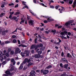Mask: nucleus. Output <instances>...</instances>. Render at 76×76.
<instances>
[{
	"label": "nucleus",
	"instance_id": "1",
	"mask_svg": "<svg viewBox=\"0 0 76 76\" xmlns=\"http://www.w3.org/2000/svg\"><path fill=\"white\" fill-rule=\"evenodd\" d=\"M25 54H26V57H29V52L27 50H25L24 53L21 52L20 53V55L22 57H25Z\"/></svg>",
	"mask_w": 76,
	"mask_h": 76
},
{
	"label": "nucleus",
	"instance_id": "2",
	"mask_svg": "<svg viewBox=\"0 0 76 76\" xmlns=\"http://www.w3.org/2000/svg\"><path fill=\"white\" fill-rule=\"evenodd\" d=\"M74 22V20H70L69 21L66 23L65 25L66 26H68L70 25L71 23H73Z\"/></svg>",
	"mask_w": 76,
	"mask_h": 76
},
{
	"label": "nucleus",
	"instance_id": "3",
	"mask_svg": "<svg viewBox=\"0 0 76 76\" xmlns=\"http://www.w3.org/2000/svg\"><path fill=\"white\" fill-rule=\"evenodd\" d=\"M43 17L45 18H46V19H48V20L49 22H51V21H52H52L54 20H53L51 19H50V18L48 17V16H43Z\"/></svg>",
	"mask_w": 76,
	"mask_h": 76
},
{
	"label": "nucleus",
	"instance_id": "4",
	"mask_svg": "<svg viewBox=\"0 0 76 76\" xmlns=\"http://www.w3.org/2000/svg\"><path fill=\"white\" fill-rule=\"evenodd\" d=\"M35 72L34 70L31 71L30 72V75L32 76H36Z\"/></svg>",
	"mask_w": 76,
	"mask_h": 76
},
{
	"label": "nucleus",
	"instance_id": "5",
	"mask_svg": "<svg viewBox=\"0 0 76 76\" xmlns=\"http://www.w3.org/2000/svg\"><path fill=\"white\" fill-rule=\"evenodd\" d=\"M15 51L16 53H20L21 52V50L19 48H17L15 49Z\"/></svg>",
	"mask_w": 76,
	"mask_h": 76
},
{
	"label": "nucleus",
	"instance_id": "6",
	"mask_svg": "<svg viewBox=\"0 0 76 76\" xmlns=\"http://www.w3.org/2000/svg\"><path fill=\"white\" fill-rule=\"evenodd\" d=\"M34 21L33 20H31L29 21L28 23L29 25L31 24V25H34Z\"/></svg>",
	"mask_w": 76,
	"mask_h": 76
},
{
	"label": "nucleus",
	"instance_id": "7",
	"mask_svg": "<svg viewBox=\"0 0 76 76\" xmlns=\"http://www.w3.org/2000/svg\"><path fill=\"white\" fill-rule=\"evenodd\" d=\"M62 61L64 63H68V61H67V60L65 58H63L61 59Z\"/></svg>",
	"mask_w": 76,
	"mask_h": 76
},
{
	"label": "nucleus",
	"instance_id": "8",
	"mask_svg": "<svg viewBox=\"0 0 76 76\" xmlns=\"http://www.w3.org/2000/svg\"><path fill=\"white\" fill-rule=\"evenodd\" d=\"M5 73L7 75H12V73H10V71L7 70L5 72Z\"/></svg>",
	"mask_w": 76,
	"mask_h": 76
},
{
	"label": "nucleus",
	"instance_id": "9",
	"mask_svg": "<svg viewBox=\"0 0 76 76\" xmlns=\"http://www.w3.org/2000/svg\"><path fill=\"white\" fill-rule=\"evenodd\" d=\"M16 19H17V17L14 16L12 17L11 20L14 19V20H15L16 22H18V19L16 20Z\"/></svg>",
	"mask_w": 76,
	"mask_h": 76
},
{
	"label": "nucleus",
	"instance_id": "10",
	"mask_svg": "<svg viewBox=\"0 0 76 76\" xmlns=\"http://www.w3.org/2000/svg\"><path fill=\"white\" fill-rule=\"evenodd\" d=\"M48 73V70H45L43 71V75H47V73Z\"/></svg>",
	"mask_w": 76,
	"mask_h": 76
},
{
	"label": "nucleus",
	"instance_id": "11",
	"mask_svg": "<svg viewBox=\"0 0 76 76\" xmlns=\"http://www.w3.org/2000/svg\"><path fill=\"white\" fill-rule=\"evenodd\" d=\"M68 32L67 31H64V32H61V35H64V34H67Z\"/></svg>",
	"mask_w": 76,
	"mask_h": 76
},
{
	"label": "nucleus",
	"instance_id": "12",
	"mask_svg": "<svg viewBox=\"0 0 76 76\" xmlns=\"http://www.w3.org/2000/svg\"><path fill=\"white\" fill-rule=\"evenodd\" d=\"M41 57V56L38 54H35V58H40Z\"/></svg>",
	"mask_w": 76,
	"mask_h": 76
},
{
	"label": "nucleus",
	"instance_id": "13",
	"mask_svg": "<svg viewBox=\"0 0 76 76\" xmlns=\"http://www.w3.org/2000/svg\"><path fill=\"white\" fill-rule=\"evenodd\" d=\"M33 64H34V63H33L32 62L30 63L27 64V67H29V66H32Z\"/></svg>",
	"mask_w": 76,
	"mask_h": 76
},
{
	"label": "nucleus",
	"instance_id": "14",
	"mask_svg": "<svg viewBox=\"0 0 76 76\" xmlns=\"http://www.w3.org/2000/svg\"><path fill=\"white\" fill-rule=\"evenodd\" d=\"M66 57H69V58H72V55L69 53H67Z\"/></svg>",
	"mask_w": 76,
	"mask_h": 76
},
{
	"label": "nucleus",
	"instance_id": "15",
	"mask_svg": "<svg viewBox=\"0 0 76 76\" xmlns=\"http://www.w3.org/2000/svg\"><path fill=\"white\" fill-rule=\"evenodd\" d=\"M37 45V47L38 48H40L43 47V45L42 43H40L39 45Z\"/></svg>",
	"mask_w": 76,
	"mask_h": 76
},
{
	"label": "nucleus",
	"instance_id": "16",
	"mask_svg": "<svg viewBox=\"0 0 76 76\" xmlns=\"http://www.w3.org/2000/svg\"><path fill=\"white\" fill-rule=\"evenodd\" d=\"M35 48V45H31V47L30 49L31 50H32V49H34Z\"/></svg>",
	"mask_w": 76,
	"mask_h": 76
},
{
	"label": "nucleus",
	"instance_id": "17",
	"mask_svg": "<svg viewBox=\"0 0 76 76\" xmlns=\"http://www.w3.org/2000/svg\"><path fill=\"white\" fill-rule=\"evenodd\" d=\"M5 15V13H4V12H2L1 13L0 15V18H2L3 16Z\"/></svg>",
	"mask_w": 76,
	"mask_h": 76
},
{
	"label": "nucleus",
	"instance_id": "18",
	"mask_svg": "<svg viewBox=\"0 0 76 76\" xmlns=\"http://www.w3.org/2000/svg\"><path fill=\"white\" fill-rule=\"evenodd\" d=\"M60 37H61V38L62 39H67V37H65L63 35L62 36H60Z\"/></svg>",
	"mask_w": 76,
	"mask_h": 76
},
{
	"label": "nucleus",
	"instance_id": "19",
	"mask_svg": "<svg viewBox=\"0 0 76 76\" xmlns=\"http://www.w3.org/2000/svg\"><path fill=\"white\" fill-rule=\"evenodd\" d=\"M22 64H20V66L19 68V70H22V69L23 68V66H22Z\"/></svg>",
	"mask_w": 76,
	"mask_h": 76
},
{
	"label": "nucleus",
	"instance_id": "20",
	"mask_svg": "<svg viewBox=\"0 0 76 76\" xmlns=\"http://www.w3.org/2000/svg\"><path fill=\"white\" fill-rule=\"evenodd\" d=\"M67 67H68V64H66L64 65V68L65 69H67Z\"/></svg>",
	"mask_w": 76,
	"mask_h": 76
},
{
	"label": "nucleus",
	"instance_id": "21",
	"mask_svg": "<svg viewBox=\"0 0 76 76\" xmlns=\"http://www.w3.org/2000/svg\"><path fill=\"white\" fill-rule=\"evenodd\" d=\"M51 32L54 33L53 34H55L56 33V30L55 29L51 31Z\"/></svg>",
	"mask_w": 76,
	"mask_h": 76
},
{
	"label": "nucleus",
	"instance_id": "22",
	"mask_svg": "<svg viewBox=\"0 0 76 76\" xmlns=\"http://www.w3.org/2000/svg\"><path fill=\"white\" fill-rule=\"evenodd\" d=\"M52 66L51 65H50L46 67V69H50V68H51Z\"/></svg>",
	"mask_w": 76,
	"mask_h": 76
},
{
	"label": "nucleus",
	"instance_id": "23",
	"mask_svg": "<svg viewBox=\"0 0 76 76\" xmlns=\"http://www.w3.org/2000/svg\"><path fill=\"white\" fill-rule=\"evenodd\" d=\"M28 59L27 58L25 59L24 61L25 63H27L28 61Z\"/></svg>",
	"mask_w": 76,
	"mask_h": 76
},
{
	"label": "nucleus",
	"instance_id": "24",
	"mask_svg": "<svg viewBox=\"0 0 76 76\" xmlns=\"http://www.w3.org/2000/svg\"><path fill=\"white\" fill-rule=\"evenodd\" d=\"M16 42H17V40H16V39H14L12 41V42H13V43H14V44L16 43Z\"/></svg>",
	"mask_w": 76,
	"mask_h": 76
},
{
	"label": "nucleus",
	"instance_id": "25",
	"mask_svg": "<svg viewBox=\"0 0 76 76\" xmlns=\"http://www.w3.org/2000/svg\"><path fill=\"white\" fill-rule=\"evenodd\" d=\"M37 53L39 55L40 54H41V53H42V51H38Z\"/></svg>",
	"mask_w": 76,
	"mask_h": 76
},
{
	"label": "nucleus",
	"instance_id": "26",
	"mask_svg": "<svg viewBox=\"0 0 76 76\" xmlns=\"http://www.w3.org/2000/svg\"><path fill=\"white\" fill-rule=\"evenodd\" d=\"M6 34L5 32L4 31H2V35H4Z\"/></svg>",
	"mask_w": 76,
	"mask_h": 76
},
{
	"label": "nucleus",
	"instance_id": "27",
	"mask_svg": "<svg viewBox=\"0 0 76 76\" xmlns=\"http://www.w3.org/2000/svg\"><path fill=\"white\" fill-rule=\"evenodd\" d=\"M38 39V38H36L34 40V42L35 44H37V39Z\"/></svg>",
	"mask_w": 76,
	"mask_h": 76
},
{
	"label": "nucleus",
	"instance_id": "28",
	"mask_svg": "<svg viewBox=\"0 0 76 76\" xmlns=\"http://www.w3.org/2000/svg\"><path fill=\"white\" fill-rule=\"evenodd\" d=\"M10 54L11 55H13L14 54V51H11L10 52Z\"/></svg>",
	"mask_w": 76,
	"mask_h": 76
},
{
	"label": "nucleus",
	"instance_id": "29",
	"mask_svg": "<svg viewBox=\"0 0 76 76\" xmlns=\"http://www.w3.org/2000/svg\"><path fill=\"white\" fill-rule=\"evenodd\" d=\"M13 70H14V68H13V67H11L10 70V72H12Z\"/></svg>",
	"mask_w": 76,
	"mask_h": 76
},
{
	"label": "nucleus",
	"instance_id": "30",
	"mask_svg": "<svg viewBox=\"0 0 76 76\" xmlns=\"http://www.w3.org/2000/svg\"><path fill=\"white\" fill-rule=\"evenodd\" d=\"M20 13V12H17L16 13H15V15H19Z\"/></svg>",
	"mask_w": 76,
	"mask_h": 76
},
{
	"label": "nucleus",
	"instance_id": "31",
	"mask_svg": "<svg viewBox=\"0 0 76 76\" xmlns=\"http://www.w3.org/2000/svg\"><path fill=\"white\" fill-rule=\"evenodd\" d=\"M16 36L15 35H13L12 36V38H16Z\"/></svg>",
	"mask_w": 76,
	"mask_h": 76
},
{
	"label": "nucleus",
	"instance_id": "32",
	"mask_svg": "<svg viewBox=\"0 0 76 76\" xmlns=\"http://www.w3.org/2000/svg\"><path fill=\"white\" fill-rule=\"evenodd\" d=\"M50 8L51 9H54V7L53 5H50Z\"/></svg>",
	"mask_w": 76,
	"mask_h": 76
},
{
	"label": "nucleus",
	"instance_id": "33",
	"mask_svg": "<svg viewBox=\"0 0 76 76\" xmlns=\"http://www.w3.org/2000/svg\"><path fill=\"white\" fill-rule=\"evenodd\" d=\"M60 66L61 67H64V66H63V64L61 63L60 64Z\"/></svg>",
	"mask_w": 76,
	"mask_h": 76
},
{
	"label": "nucleus",
	"instance_id": "34",
	"mask_svg": "<svg viewBox=\"0 0 76 76\" xmlns=\"http://www.w3.org/2000/svg\"><path fill=\"white\" fill-rule=\"evenodd\" d=\"M14 61H15V59L12 58V59H11V62L13 63V62H14Z\"/></svg>",
	"mask_w": 76,
	"mask_h": 76
},
{
	"label": "nucleus",
	"instance_id": "35",
	"mask_svg": "<svg viewBox=\"0 0 76 76\" xmlns=\"http://www.w3.org/2000/svg\"><path fill=\"white\" fill-rule=\"evenodd\" d=\"M29 12H30L31 13L32 15H33L34 16H35V15L34 14V13H32V12L31 10H29Z\"/></svg>",
	"mask_w": 76,
	"mask_h": 76
},
{
	"label": "nucleus",
	"instance_id": "36",
	"mask_svg": "<svg viewBox=\"0 0 76 76\" xmlns=\"http://www.w3.org/2000/svg\"><path fill=\"white\" fill-rule=\"evenodd\" d=\"M69 4H72V3H73V1H70L69 2Z\"/></svg>",
	"mask_w": 76,
	"mask_h": 76
},
{
	"label": "nucleus",
	"instance_id": "37",
	"mask_svg": "<svg viewBox=\"0 0 76 76\" xmlns=\"http://www.w3.org/2000/svg\"><path fill=\"white\" fill-rule=\"evenodd\" d=\"M72 55L74 58L76 57V55L75 54H73V53H72Z\"/></svg>",
	"mask_w": 76,
	"mask_h": 76
},
{
	"label": "nucleus",
	"instance_id": "38",
	"mask_svg": "<svg viewBox=\"0 0 76 76\" xmlns=\"http://www.w3.org/2000/svg\"><path fill=\"white\" fill-rule=\"evenodd\" d=\"M66 75V72H64L63 74L61 75L60 76H64V75Z\"/></svg>",
	"mask_w": 76,
	"mask_h": 76
},
{
	"label": "nucleus",
	"instance_id": "39",
	"mask_svg": "<svg viewBox=\"0 0 76 76\" xmlns=\"http://www.w3.org/2000/svg\"><path fill=\"white\" fill-rule=\"evenodd\" d=\"M11 51V48H8V51L9 53Z\"/></svg>",
	"mask_w": 76,
	"mask_h": 76
},
{
	"label": "nucleus",
	"instance_id": "40",
	"mask_svg": "<svg viewBox=\"0 0 76 76\" xmlns=\"http://www.w3.org/2000/svg\"><path fill=\"white\" fill-rule=\"evenodd\" d=\"M5 56H7V57H9V53H7L5 54Z\"/></svg>",
	"mask_w": 76,
	"mask_h": 76
},
{
	"label": "nucleus",
	"instance_id": "41",
	"mask_svg": "<svg viewBox=\"0 0 76 76\" xmlns=\"http://www.w3.org/2000/svg\"><path fill=\"white\" fill-rule=\"evenodd\" d=\"M38 47L37 45L36 46V47H35V50H37L38 49Z\"/></svg>",
	"mask_w": 76,
	"mask_h": 76
},
{
	"label": "nucleus",
	"instance_id": "42",
	"mask_svg": "<svg viewBox=\"0 0 76 76\" xmlns=\"http://www.w3.org/2000/svg\"><path fill=\"white\" fill-rule=\"evenodd\" d=\"M8 5L10 6H13V5H14V4L12 3L11 4H9Z\"/></svg>",
	"mask_w": 76,
	"mask_h": 76
},
{
	"label": "nucleus",
	"instance_id": "43",
	"mask_svg": "<svg viewBox=\"0 0 76 76\" xmlns=\"http://www.w3.org/2000/svg\"><path fill=\"white\" fill-rule=\"evenodd\" d=\"M62 7V9L61 10L62 11H64V8L63 7Z\"/></svg>",
	"mask_w": 76,
	"mask_h": 76
},
{
	"label": "nucleus",
	"instance_id": "44",
	"mask_svg": "<svg viewBox=\"0 0 76 76\" xmlns=\"http://www.w3.org/2000/svg\"><path fill=\"white\" fill-rule=\"evenodd\" d=\"M38 38H39V39H41V36L40 35H38Z\"/></svg>",
	"mask_w": 76,
	"mask_h": 76
},
{
	"label": "nucleus",
	"instance_id": "45",
	"mask_svg": "<svg viewBox=\"0 0 76 76\" xmlns=\"http://www.w3.org/2000/svg\"><path fill=\"white\" fill-rule=\"evenodd\" d=\"M59 5H58V6H56L55 7V8L56 9H58V7H59Z\"/></svg>",
	"mask_w": 76,
	"mask_h": 76
},
{
	"label": "nucleus",
	"instance_id": "46",
	"mask_svg": "<svg viewBox=\"0 0 76 76\" xmlns=\"http://www.w3.org/2000/svg\"><path fill=\"white\" fill-rule=\"evenodd\" d=\"M18 6H19V5L18 4H17L15 6V8H16V7H18Z\"/></svg>",
	"mask_w": 76,
	"mask_h": 76
},
{
	"label": "nucleus",
	"instance_id": "47",
	"mask_svg": "<svg viewBox=\"0 0 76 76\" xmlns=\"http://www.w3.org/2000/svg\"><path fill=\"white\" fill-rule=\"evenodd\" d=\"M12 15H10L9 17V19H12Z\"/></svg>",
	"mask_w": 76,
	"mask_h": 76
},
{
	"label": "nucleus",
	"instance_id": "48",
	"mask_svg": "<svg viewBox=\"0 0 76 76\" xmlns=\"http://www.w3.org/2000/svg\"><path fill=\"white\" fill-rule=\"evenodd\" d=\"M31 53H34V50L33 49L31 50Z\"/></svg>",
	"mask_w": 76,
	"mask_h": 76
},
{
	"label": "nucleus",
	"instance_id": "49",
	"mask_svg": "<svg viewBox=\"0 0 76 76\" xmlns=\"http://www.w3.org/2000/svg\"><path fill=\"white\" fill-rule=\"evenodd\" d=\"M13 13H14V12L12 11V12H10V15H13Z\"/></svg>",
	"mask_w": 76,
	"mask_h": 76
},
{
	"label": "nucleus",
	"instance_id": "50",
	"mask_svg": "<svg viewBox=\"0 0 76 76\" xmlns=\"http://www.w3.org/2000/svg\"><path fill=\"white\" fill-rule=\"evenodd\" d=\"M64 56V53H63V52H62L61 54V56H62V57H63Z\"/></svg>",
	"mask_w": 76,
	"mask_h": 76
},
{
	"label": "nucleus",
	"instance_id": "51",
	"mask_svg": "<svg viewBox=\"0 0 76 76\" xmlns=\"http://www.w3.org/2000/svg\"><path fill=\"white\" fill-rule=\"evenodd\" d=\"M39 27H36V30H37V31H38V30H39Z\"/></svg>",
	"mask_w": 76,
	"mask_h": 76
},
{
	"label": "nucleus",
	"instance_id": "52",
	"mask_svg": "<svg viewBox=\"0 0 76 76\" xmlns=\"http://www.w3.org/2000/svg\"><path fill=\"white\" fill-rule=\"evenodd\" d=\"M4 4H2L1 6V7H2V8H3V7H4Z\"/></svg>",
	"mask_w": 76,
	"mask_h": 76
},
{
	"label": "nucleus",
	"instance_id": "53",
	"mask_svg": "<svg viewBox=\"0 0 76 76\" xmlns=\"http://www.w3.org/2000/svg\"><path fill=\"white\" fill-rule=\"evenodd\" d=\"M41 49H42V51H44V50H45V48H44V47H43Z\"/></svg>",
	"mask_w": 76,
	"mask_h": 76
},
{
	"label": "nucleus",
	"instance_id": "54",
	"mask_svg": "<svg viewBox=\"0 0 76 76\" xmlns=\"http://www.w3.org/2000/svg\"><path fill=\"white\" fill-rule=\"evenodd\" d=\"M59 26V25L58 24H55V27L56 28L57 27V26Z\"/></svg>",
	"mask_w": 76,
	"mask_h": 76
},
{
	"label": "nucleus",
	"instance_id": "55",
	"mask_svg": "<svg viewBox=\"0 0 76 76\" xmlns=\"http://www.w3.org/2000/svg\"><path fill=\"white\" fill-rule=\"evenodd\" d=\"M62 28V26H59L58 27V29H60V28Z\"/></svg>",
	"mask_w": 76,
	"mask_h": 76
},
{
	"label": "nucleus",
	"instance_id": "56",
	"mask_svg": "<svg viewBox=\"0 0 76 76\" xmlns=\"http://www.w3.org/2000/svg\"><path fill=\"white\" fill-rule=\"evenodd\" d=\"M18 44H20V41L19 40H18Z\"/></svg>",
	"mask_w": 76,
	"mask_h": 76
},
{
	"label": "nucleus",
	"instance_id": "57",
	"mask_svg": "<svg viewBox=\"0 0 76 76\" xmlns=\"http://www.w3.org/2000/svg\"><path fill=\"white\" fill-rule=\"evenodd\" d=\"M27 20H29V19H30V18H29V17L28 16H27Z\"/></svg>",
	"mask_w": 76,
	"mask_h": 76
},
{
	"label": "nucleus",
	"instance_id": "58",
	"mask_svg": "<svg viewBox=\"0 0 76 76\" xmlns=\"http://www.w3.org/2000/svg\"><path fill=\"white\" fill-rule=\"evenodd\" d=\"M73 4H76V0H75V1H74L73 3Z\"/></svg>",
	"mask_w": 76,
	"mask_h": 76
},
{
	"label": "nucleus",
	"instance_id": "59",
	"mask_svg": "<svg viewBox=\"0 0 76 76\" xmlns=\"http://www.w3.org/2000/svg\"><path fill=\"white\" fill-rule=\"evenodd\" d=\"M31 61V59H29L27 60V63H29Z\"/></svg>",
	"mask_w": 76,
	"mask_h": 76
},
{
	"label": "nucleus",
	"instance_id": "60",
	"mask_svg": "<svg viewBox=\"0 0 76 76\" xmlns=\"http://www.w3.org/2000/svg\"><path fill=\"white\" fill-rule=\"evenodd\" d=\"M44 22L45 23H47V20H45L44 21Z\"/></svg>",
	"mask_w": 76,
	"mask_h": 76
},
{
	"label": "nucleus",
	"instance_id": "61",
	"mask_svg": "<svg viewBox=\"0 0 76 76\" xmlns=\"http://www.w3.org/2000/svg\"><path fill=\"white\" fill-rule=\"evenodd\" d=\"M33 2L34 3L37 4V1H36V0H33Z\"/></svg>",
	"mask_w": 76,
	"mask_h": 76
},
{
	"label": "nucleus",
	"instance_id": "62",
	"mask_svg": "<svg viewBox=\"0 0 76 76\" xmlns=\"http://www.w3.org/2000/svg\"><path fill=\"white\" fill-rule=\"evenodd\" d=\"M21 22L22 23H24L25 22V20H21Z\"/></svg>",
	"mask_w": 76,
	"mask_h": 76
},
{
	"label": "nucleus",
	"instance_id": "63",
	"mask_svg": "<svg viewBox=\"0 0 76 76\" xmlns=\"http://www.w3.org/2000/svg\"><path fill=\"white\" fill-rule=\"evenodd\" d=\"M2 76H8V75H6V74H4L2 75Z\"/></svg>",
	"mask_w": 76,
	"mask_h": 76
},
{
	"label": "nucleus",
	"instance_id": "64",
	"mask_svg": "<svg viewBox=\"0 0 76 76\" xmlns=\"http://www.w3.org/2000/svg\"><path fill=\"white\" fill-rule=\"evenodd\" d=\"M72 7H73V8L75 7H76V4H73V5H72Z\"/></svg>",
	"mask_w": 76,
	"mask_h": 76
}]
</instances>
